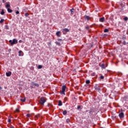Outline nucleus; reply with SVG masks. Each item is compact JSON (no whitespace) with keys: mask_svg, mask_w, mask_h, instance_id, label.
Returning a JSON list of instances; mask_svg holds the SVG:
<instances>
[{"mask_svg":"<svg viewBox=\"0 0 128 128\" xmlns=\"http://www.w3.org/2000/svg\"><path fill=\"white\" fill-rule=\"evenodd\" d=\"M119 6H118L119 8V10L118 11V12H122V11L124 10V4L122 2L119 3Z\"/></svg>","mask_w":128,"mask_h":128,"instance_id":"f257e3e1","label":"nucleus"},{"mask_svg":"<svg viewBox=\"0 0 128 128\" xmlns=\"http://www.w3.org/2000/svg\"><path fill=\"white\" fill-rule=\"evenodd\" d=\"M9 42L10 43L11 46H14V44H18V40L14 38L12 40H10Z\"/></svg>","mask_w":128,"mask_h":128,"instance_id":"f03ea898","label":"nucleus"},{"mask_svg":"<svg viewBox=\"0 0 128 128\" xmlns=\"http://www.w3.org/2000/svg\"><path fill=\"white\" fill-rule=\"evenodd\" d=\"M66 85H64L62 86V90L60 92V94H64L66 96V93H64V92H66Z\"/></svg>","mask_w":128,"mask_h":128,"instance_id":"7ed1b4c3","label":"nucleus"},{"mask_svg":"<svg viewBox=\"0 0 128 128\" xmlns=\"http://www.w3.org/2000/svg\"><path fill=\"white\" fill-rule=\"evenodd\" d=\"M119 118H124V111L122 109H121L120 112L119 114Z\"/></svg>","mask_w":128,"mask_h":128,"instance_id":"20e7f679","label":"nucleus"},{"mask_svg":"<svg viewBox=\"0 0 128 128\" xmlns=\"http://www.w3.org/2000/svg\"><path fill=\"white\" fill-rule=\"evenodd\" d=\"M46 99H44V98H41L40 102L42 104V106H44V102H46Z\"/></svg>","mask_w":128,"mask_h":128,"instance_id":"39448f33","label":"nucleus"},{"mask_svg":"<svg viewBox=\"0 0 128 128\" xmlns=\"http://www.w3.org/2000/svg\"><path fill=\"white\" fill-rule=\"evenodd\" d=\"M84 18L86 20H90V16H88L86 15L84 16Z\"/></svg>","mask_w":128,"mask_h":128,"instance_id":"423d86ee","label":"nucleus"},{"mask_svg":"<svg viewBox=\"0 0 128 128\" xmlns=\"http://www.w3.org/2000/svg\"><path fill=\"white\" fill-rule=\"evenodd\" d=\"M31 84L32 86H36L37 88L38 86V84H36V83H35L34 82H31Z\"/></svg>","mask_w":128,"mask_h":128,"instance_id":"0eeeda50","label":"nucleus"},{"mask_svg":"<svg viewBox=\"0 0 128 128\" xmlns=\"http://www.w3.org/2000/svg\"><path fill=\"white\" fill-rule=\"evenodd\" d=\"M99 22H104V17L100 18Z\"/></svg>","mask_w":128,"mask_h":128,"instance_id":"6e6552de","label":"nucleus"},{"mask_svg":"<svg viewBox=\"0 0 128 128\" xmlns=\"http://www.w3.org/2000/svg\"><path fill=\"white\" fill-rule=\"evenodd\" d=\"M94 88L96 90H98V92H100V86H98V85H96L94 87Z\"/></svg>","mask_w":128,"mask_h":128,"instance_id":"1a4fd4ad","label":"nucleus"},{"mask_svg":"<svg viewBox=\"0 0 128 128\" xmlns=\"http://www.w3.org/2000/svg\"><path fill=\"white\" fill-rule=\"evenodd\" d=\"M112 120H116V115L115 114H112Z\"/></svg>","mask_w":128,"mask_h":128,"instance_id":"9d476101","label":"nucleus"},{"mask_svg":"<svg viewBox=\"0 0 128 128\" xmlns=\"http://www.w3.org/2000/svg\"><path fill=\"white\" fill-rule=\"evenodd\" d=\"M6 76H12V72H6Z\"/></svg>","mask_w":128,"mask_h":128,"instance_id":"9b49d317","label":"nucleus"},{"mask_svg":"<svg viewBox=\"0 0 128 128\" xmlns=\"http://www.w3.org/2000/svg\"><path fill=\"white\" fill-rule=\"evenodd\" d=\"M56 35L57 36L60 38V31L57 32H56Z\"/></svg>","mask_w":128,"mask_h":128,"instance_id":"f8f14e48","label":"nucleus"},{"mask_svg":"<svg viewBox=\"0 0 128 128\" xmlns=\"http://www.w3.org/2000/svg\"><path fill=\"white\" fill-rule=\"evenodd\" d=\"M74 8H72V9H71L70 10L71 14H74Z\"/></svg>","mask_w":128,"mask_h":128,"instance_id":"ddd939ff","label":"nucleus"},{"mask_svg":"<svg viewBox=\"0 0 128 128\" xmlns=\"http://www.w3.org/2000/svg\"><path fill=\"white\" fill-rule=\"evenodd\" d=\"M58 106H62V100H60L58 101Z\"/></svg>","mask_w":128,"mask_h":128,"instance_id":"4468645a","label":"nucleus"},{"mask_svg":"<svg viewBox=\"0 0 128 128\" xmlns=\"http://www.w3.org/2000/svg\"><path fill=\"white\" fill-rule=\"evenodd\" d=\"M6 8H10V4H8V2H6Z\"/></svg>","mask_w":128,"mask_h":128,"instance_id":"2eb2a0df","label":"nucleus"},{"mask_svg":"<svg viewBox=\"0 0 128 128\" xmlns=\"http://www.w3.org/2000/svg\"><path fill=\"white\" fill-rule=\"evenodd\" d=\"M100 66L102 68H106V66H104V64H102L101 65H100Z\"/></svg>","mask_w":128,"mask_h":128,"instance_id":"dca6fc26","label":"nucleus"},{"mask_svg":"<svg viewBox=\"0 0 128 128\" xmlns=\"http://www.w3.org/2000/svg\"><path fill=\"white\" fill-rule=\"evenodd\" d=\"M62 30H64V32H70V30L66 28L62 29Z\"/></svg>","mask_w":128,"mask_h":128,"instance_id":"f3484780","label":"nucleus"},{"mask_svg":"<svg viewBox=\"0 0 128 128\" xmlns=\"http://www.w3.org/2000/svg\"><path fill=\"white\" fill-rule=\"evenodd\" d=\"M8 12H12V10L10 8H8L7 9Z\"/></svg>","mask_w":128,"mask_h":128,"instance_id":"a211bd4d","label":"nucleus"},{"mask_svg":"<svg viewBox=\"0 0 128 128\" xmlns=\"http://www.w3.org/2000/svg\"><path fill=\"white\" fill-rule=\"evenodd\" d=\"M18 54H19L18 56H22V55L20 54H22V50L19 51Z\"/></svg>","mask_w":128,"mask_h":128,"instance_id":"6ab92c4d","label":"nucleus"},{"mask_svg":"<svg viewBox=\"0 0 128 128\" xmlns=\"http://www.w3.org/2000/svg\"><path fill=\"white\" fill-rule=\"evenodd\" d=\"M64 116H66V114H68V112H66V110H64L62 112Z\"/></svg>","mask_w":128,"mask_h":128,"instance_id":"aec40b11","label":"nucleus"},{"mask_svg":"<svg viewBox=\"0 0 128 128\" xmlns=\"http://www.w3.org/2000/svg\"><path fill=\"white\" fill-rule=\"evenodd\" d=\"M124 22H128V17H125L124 18Z\"/></svg>","mask_w":128,"mask_h":128,"instance_id":"412c9836","label":"nucleus"},{"mask_svg":"<svg viewBox=\"0 0 128 128\" xmlns=\"http://www.w3.org/2000/svg\"><path fill=\"white\" fill-rule=\"evenodd\" d=\"M38 70H40V68H42V66L38 65Z\"/></svg>","mask_w":128,"mask_h":128,"instance_id":"4be33fe9","label":"nucleus"},{"mask_svg":"<svg viewBox=\"0 0 128 128\" xmlns=\"http://www.w3.org/2000/svg\"><path fill=\"white\" fill-rule=\"evenodd\" d=\"M86 84H90V80H86Z\"/></svg>","mask_w":128,"mask_h":128,"instance_id":"5701e85b","label":"nucleus"},{"mask_svg":"<svg viewBox=\"0 0 128 128\" xmlns=\"http://www.w3.org/2000/svg\"><path fill=\"white\" fill-rule=\"evenodd\" d=\"M109 32V30H108V28H106L104 30V32Z\"/></svg>","mask_w":128,"mask_h":128,"instance_id":"b1692460","label":"nucleus"},{"mask_svg":"<svg viewBox=\"0 0 128 128\" xmlns=\"http://www.w3.org/2000/svg\"><path fill=\"white\" fill-rule=\"evenodd\" d=\"M0 14H2V15H4V10H2L1 12H0Z\"/></svg>","mask_w":128,"mask_h":128,"instance_id":"393cba45","label":"nucleus"},{"mask_svg":"<svg viewBox=\"0 0 128 128\" xmlns=\"http://www.w3.org/2000/svg\"><path fill=\"white\" fill-rule=\"evenodd\" d=\"M20 100L22 102H26V98H24V99H21Z\"/></svg>","mask_w":128,"mask_h":128,"instance_id":"a878e982","label":"nucleus"},{"mask_svg":"<svg viewBox=\"0 0 128 128\" xmlns=\"http://www.w3.org/2000/svg\"><path fill=\"white\" fill-rule=\"evenodd\" d=\"M104 76L102 75L100 76V80H104Z\"/></svg>","mask_w":128,"mask_h":128,"instance_id":"bb28decb","label":"nucleus"},{"mask_svg":"<svg viewBox=\"0 0 128 128\" xmlns=\"http://www.w3.org/2000/svg\"><path fill=\"white\" fill-rule=\"evenodd\" d=\"M40 114H37L35 116V118H36L38 120V118H40Z\"/></svg>","mask_w":128,"mask_h":128,"instance_id":"cd10ccee","label":"nucleus"},{"mask_svg":"<svg viewBox=\"0 0 128 128\" xmlns=\"http://www.w3.org/2000/svg\"><path fill=\"white\" fill-rule=\"evenodd\" d=\"M4 22V19H1V20H0V24H2Z\"/></svg>","mask_w":128,"mask_h":128,"instance_id":"c85d7f7f","label":"nucleus"},{"mask_svg":"<svg viewBox=\"0 0 128 128\" xmlns=\"http://www.w3.org/2000/svg\"><path fill=\"white\" fill-rule=\"evenodd\" d=\"M30 16V14L28 12L25 13V16L28 17Z\"/></svg>","mask_w":128,"mask_h":128,"instance_id":"c756f323","label":"nucleus"},{"mask_svg":"<svg viewBox=\"0 0 128 128\" xmlns=\"http://www.w3.org/2000/svg\"><path fill=\"white\" fill-rule=\"evenodd\" d=\"M56 44H57V46H60V42H56Z\"/></svg>","mask_w":128,"mask_h":128,"instance_id":"7c9ffc66","label":"nucleus"},{"mask_svg":"<svg viewBox=\"0 0 128 128\" xmlns=\"http://www.w3.org/2000/svg\"><path fill=\"white\" fill-rule=\"evenodd\" d=\"M5 28H6V30H8V28H9L8 26V25H6Z\"/></svg>","mask_w":128,"mask_h":128,"instance_id":"2f4dec72","label":"nucleus"},{"mask_svg":"<svg viewBox=\"0 0 128 128\" xmlns=\"http://www.w3.org/2000/svg\"><path fill=\"white\" fill-rule=\"evenodd\" d=\"M122 44H124V46H126V41H124L122 42Z\"/></svg>","mask_w":128,"mask_h":128,"instance_id":"473e14b6","label":"nucleus"},{"mask_svg":"<svg viewBox=\"0 0 128 128\" xmlns=\"http://www.w3.org/2000/svg\"><path fill=\"white\" fill-rule=\"evenodd\" d=\"M26 116L27 118H30V114H26Z\"/></svg>","mask_w":128,"mask_h":128,"instance_id":"72a5a7b5","label":"nucleus"},{"mask_svg":"<svg viewBox=\"0 0 128 128\" xmlns=\"http://www.w3.org/2000/svg\"><path fill=\"white\" fill-rule=\"evenodd\" d=\"M12 122V120H10V118H8V122Z\"/></svg>","mask_w":128,"mask_h":128,"instance_id":"f704fd0d","label":"nucleus"},{"mask_svg":"<svg viewBox=\"0 0 128 128\" xmlns=\"http://www.w3.org/2000/svg\"><path fill=\"white\" fill-rule=\"evenodd\" d=\"M86 30H90V26H88L86 27Z\"/></svg>","mask_w":128,"mask_h":128,"instance_id":"c9c22d12","label":"nucleus"},{"mask_svg":"<svg viewBox=\"0 0 128 128\" xmlns=\"http://www.w3.org/2000/svg\"><path fill=\"white\" fill-rule=\"evenodd\" d=\"M66 122H70V119H67L66 120Z\"/></svg>","mask_w":128,"mask_h":128,"instance_id":"e433bc0d","label":"nucleus"},{"mask_svg":"<svg viewBox=\"0 0 128 128\" xmlns=\"http://www.w3.org/2000/svg\"><path fill=\"white\" fill-rule=\"evenodd\" d=\"M16 14H20V12L16 11Z\"/></svg>","mask_w":128,"mask_h":128,"instance_id":"4c0bfd02","label":"nucleus"},{"mask_svg":"<svg viewBox=\"0 0 128 128\" xmlns=\"http://www.w3.org/2000/svg\"><path fill=\"white\" fill-rule=\"evenodd\" d=\"M77 108L78 110H80V106H78Z\"/></svg>","mask_w":128,"mask_h":128,"instance_id":"58836bf2","label":"nucleus"},{"mask_svg":"<svg viewBox=\"0 0 128 128\" xmlns=\"http://www.w3.org/2000/svg\"><path fill=\"white\" fill-rule=\"evenodd\" d=\"M16 112H20V110H18V108H16Z\"/></svg>","mask_w":128,"mask_h":128,"instance_id":"ea45409f","label":"nucleus"},{"mask_svg":"<svg viewBox=\"0 0 128 128\" xmlns=\"http://www.w3.org/2000/svg\"><path fill=\"white\" fill-rule=\"evenodd\" d=\"M19 42H20V44H22V40H19Z\"/></svg>","mask_w":128,"mask_h":128,"instance_id":"a19ab883","label":"nucleus"},{"mask_svg":"<svg viewBox=\"0 0 128 128\" xmlns=\"http://www.w3.org/2000/svg\"><path fill=\"white\" fill-rule=\"evenodd\" d=\"M8 52H12V49H9L8 50Z\"/></svg>","mask_w":128,"mask_h":128,"instance_id":"79ce46f5","label":"nucleus"},{"mask_svg":"<svg viewBox=\"0 0 128 128\" xmlns=\"http://www.w3.org/2000/svg\"><path fill=\"white\" fill-rule=\"evenodd\" d=\"M58 40V42H61V41H62V39L59 38V39Z\"/></svg>","mask_w":128,"mask_h":128,"instance_id":"37998d69","label":"nucleus"},{"mask_svg":"<svg viewBox=\"0 0 128 128\" xmlns=\"http://www.w3.org/2000/svg\"><path fill=\"white\" fill-rule=\"evenodd\" d=\"M2 90V87L0 86V90Z\"/></svg>","mask_w":128,"mask_h":128,"instance_id":"c03bdc74","label":"nucleus"},{"mask_svg":"<svg viewBox=\"0 0 128 128\" xmlns=\"http://www.w3.org/2000/svg\"><path fill=\"white\" fill-rule=\"evenodd\" d=\"M2 0V2H3V3L6 2V0Z\"/></svg>","mask_w":128,"mask_h":128,"instance_id":"a18cd8bd","label":"nucleus"},{"mask_svg":"<svg viewBox=\"0 0 128 128\" xmlns=\"http://www.w3.org/2000/svg\"><path fill=\"white\" fill-rule=\"evenodd\" d=\"M48 106H50V104H48Z\"/></svg>","mask_w":128,"mask_h":128,"instance_id":"49530a36","label":"nucleus"},{"mask_svg":"<svg viewBox=\"0 0 128 128\" xmlns=\"http://www.w3.org/2000/svg\"><path fill=\"white\" fill-rule=\"evenodd\" d=\"M127 44H128V42H127Z\"/></svg>","mask_w":128,"mask_h":128,"instance_id":"de8ad7c7","label":"nucleus"}]
</instances>
